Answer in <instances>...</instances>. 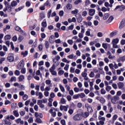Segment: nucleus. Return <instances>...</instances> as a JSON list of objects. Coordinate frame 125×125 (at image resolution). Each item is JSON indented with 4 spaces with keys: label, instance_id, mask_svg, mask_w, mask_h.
<instances>
[{
    "label": "nucleus",
    "instance_id": "1",
    "mask_svg": "<svg viewBox=\"0 0 125 125\" xmlns=\"http://www.w3.org/2000/svg\"><path fill=\"white\" fill-rule=\"evenodd\" d=\"M82 119H83V117H82V114L80 113L75 114L73 117V120H74V121H75L76 122H79L81 121Z\"/></svg>",
    "mask_w": 125,
    "mask_h": 125
},
{
    "label": "nucleus",
    "instance_id": "2",
    "mask_svg": "<svg viewBox=\"0 0 125 125\" xmlns=\"http://www.w3.org/2000/svg\"><path fill=\"white\" fill-rule=\"evenodd\" d=\"M25 66V62H24V60H21L20 62L18 63V65L17 66V69L18 70H21L22 68H24V66Z\"/></svg>",
    "mask_w": 125,
    "mask_h": 125
},
{
    "label": "nucleus",
    "instance_id": "3",
    "mask_svg": "<svg viewBox=\"0 0 125 125\" xmlns=\"http://www.w3.org/2000/svg\"><path fill=\"white\" fill-rule=\"evenodd\" d=\"M120 100V98L117 96H114L111 99V101L113 104H117L118 103V101Z\"/></svg>",
    "mask_w": 125,
    "mask_h": 125
},
{
    "label": "nucleus",
    "instance_id": "4",
    "mask_svg": "<svg viewBox=\"0 0 125 125\" xmlns=\"http://www.w3.org/2000/svg\"><path fill=\"white\" fill-rule=\"evenodd\" d=\"M85 108L87 109L88 113H92L93 112V109L88 104H85Z\"/></svg>",
    "mask_w": 125,
    "mask_h": 125
},
{
    "label": "nucleus",
    "instance_id": "5",
    "mask_svg": "<svg viewBox=\"0 0 125 125\" xmlns=\"http://www.w3.org/2000/svg\"><path fill=\"white\" fill-rule=\"evenodd\" d=\"M7 60L9 62H13L14 61V55L12 53L9 54L7 58Z\"/></svg>",
    "mask_w": 125,
    "mask_h": 125
},
{
    "label": "nucleus",
    "instance_id": "6",
    "mask_svg": "<svg viewBox=\"0 0 125 125\" xmlns=\"http://www.w3.org/2000/svg\"><path fill=\"white\" fill-rule=\"evenodd\" d=\"M79 111H81V116L82 118H87L89 116V113L87 112H83V110L79 109Z\"/></svg>",
    "mask_w": 125,
    "mask_h": 125
},
{
    "label": "nucleus",
    "instance_id": "7",
    "mask_svg": "<svg viewBox=\"0 0 125 125\" xmlns=\"http://www.w3.org/2000/svg\"><path fill=\"white\" fill-rule=\"evenodd\" d=\"M125 26V20H122L119 25V29H123Z\"/></svg>",
    "mask_w": 125,
    "mask_h": 125
},
{
    "label": "nucleus",
    "instance_id": "8",
    "mask_svg": "<svg viewBox=\"0 0 125 125\" xmlns=\"http://www.w3.org/2000/svg\"><path fill=\"white\" fill-rule=\"evenodd\" d=\"M15 121L16 124H21V125H24V121L22 120L21 118H18Z\"/></svg>",
    "mask_w": 125,
    "mask_h": 125
},
{
    "label": "nucleus",
    "instance_id": "9",
    "mask_svg": "<svg viewBox=\"0 0 125 125\" xmlns=\"http://www.w3.org/2000/svg\"><path fill=\"white\" fill-rule=\"evenodd\" d=\"M95 14V10L93 9H90L89 10V15L90 16H94Z\"/></svg>",
    "mask_w": 125,
    "mask_h": 125
},
{
    "label": "nucleus",
    "instance_id": "10",
    "mask_svg": "<svg viewBox=\"0 0 125 125\" xmlns=\"http://www.w3.org/2000/svg\"><path fill=\"white\" fill-rule=\"evenodd\" d=\"M117 85L118 86V88L119 89H122V88H124V86L125 85V84L123 82H119L117 83Z\"/></svg>",
    "mask_w": 125,
    "mask_h": 125
},
{
    "label": "nucleus",
    "instance_id": "11",
    "mask_svg": "<svg viewBox=\"0 0 125 125\" xmlns=\"http://www.w3.org/2000/svg\"><path fill=\"white\" fill-rule=\"evenodd\" d=\"M15 30H16V31H18L19 32H20L22 34H25V32L24 31H23L22 30H21V28H20L19 26H16L15 27Z\"/></svg>",
    "mask_w": 125,
    "mask_h": 125
},
{
    "label": "nucleus",
    "instance_id": "12",
    "mask_svg": "<svg viewBox=\"0 0 125 125\" xmlns=\"http://www.w3.org/2000/svg\"><path fill=\"white\" fill-rule=\"evenodd\" d=\"M60 109L61 111L64 110L65 112H67V111H68V107L65 105H61L60 107Z\"/></svg>",
    "mask_w": 125,
    "mask_h": 125
},
{
    "label": "nucleus",
    "instance_id": "13",
    "mask_svg": "<svg viewBox=\"0 0 125 125\" xmlns=\"http://www.w3.org/2000/svg\"><path fill=\"white\" fill-rule=\"evenodd\" d=\"M113 20H114V17L113 16H110L108 20H107L106 21H105V23L106 24H109L110 23H111V22H112V21H113Z\"/></svg>",
    "mask_w": 125,
    "mask_h": 125
},
{
    "label": "nucleus",
    "instance_id": "14",
    "mask_svg": "<svg viewBox=\"0 0 125 125\" xmlns=\"http://www.w3.org/2000/svg\"><path fill=\"white\" fill-rule=\"evenodd\" d=\"M19 82H23V81H24V80H25V76H24V75H21L19 77Z\"/></svg>",
    "mask_w": 125,
    "mask_h": 125
},
{
    "label": "nucleus",
    "instance_id": "15",
    "mask_svg": "<svg viewBox=\"0 0 125 125\" xmlns=\"http://www.w3.org/2000/svg\"><path fill=\"white\" fill-rule=\"evenodd\" d=\"M119 40L118 38H116L112 40V44H118L119 43Z\"/></svg>",
    "mask_w": 125,
    "mask_h": 125
},
{
    "label": "nucleus",
    "instance_id": "16",
    "mask_svg": "<svg viewBox=\"0 0 125 125\" xmlns=\"http://www.w3.org/2000/svg\"><path fill=\"white\" fill-rule=\"evenodd\" d=\"M13 114L15 117H16V118H18V117H19V113L17 110H14L13 111Z\"/></svg>",
    "mask_w": 125,
    "mask_h": 125
},
{
    "label": "nucleus",
    "instance_id": "17",
    "mask_svg": "<svg viewBox=\"0 0 125 125\" xmlns=\"http://www.w3.org/2000/svg\"><path fill=\"white\" fill-rule=\"evenodd\" d=\"M16 5H17V1L16 0H13L11 2V6H12V7H14L16 6Z\"/></svg>",
    "mask_w": 125,
    "mask_h": 125
},
{
    "label": "nucleus",
    "instance_id": "18",
    "mask_svg": "<svg viewBox=\"0 0 125 125\" xmlns=\"http://www.w3.org/2000/svg\"><path fill=\"white\" fill-rule=\"evenodd\" d=\"M59 87H60L61 91H62V92H63V93L65 92V88H64V86H63V85H62V84H60Z\"/></svg>",
    "mask_w": 125,
    "mask_h": 125
},
{
    "label": "nucleus",
    "instance_id": "19",
    "mask_svg": "<svg viewBox=\"0 0 125 125\" xmlns=\"http://www.w3.org/2000/svg\"><path fill=\"white\" fill-rule=\"evenodd\" d=\"M44 45L46 49L49 48V42L47 41H45L44 42Z\"/></svg>",
    "mask_w": 125,
    "mask_h": 125
},
{
    "label": "nucleus",
    "instance_id": "20",
    "mask_svg": "<svg viewBox=\"0 0 125 125\" xmlns=\"http://www.w3.org/2000/svg\"><path fill=\"white\" fill-rule=\"evenodd\" d=\"M109 16H110V14L108 13L104 14L103 17L104 20H107V19H108L109 18Z\"/></svg>",
    "mask_w": 125,
    "mask_h": 125
},
{
    "label": "nucleus",
    "instance_id": "21",
    "mask_svg": "<svg viewBox=\"0 0 125 125\" xmlns=\"http://www.w3.org/2000/svg\"><path fill=\"white\" fill-rule=\"evenodd\" d=\"M45 83H46V84H47V85L50 84V86L51 87H52V83H51V81H50L49 80H47L45 81Z\"/></svg>",
    "mask_w": 125,
    "mask_h": 125
},
{
    "label": "nucleus",
    "instance_id": "22",
    "mask_svg": "<svg viewBox=\"0 0 125 125\" xmlns=\"http://www.w3.org/2000/svg\"><path fill=\"white\" fill-rule=\"evenodd\" d=\"M100 102H101V103H102V104H104V103L106 102V100H105V99L103 97H101L100 99Z\"/></svg>",
    "mask_w": 125,
    "mask_h": 125
},
{
    "label": "nucleus",
    "instance_id": "23",
    "mask_svg": "<svg viewBox=\"0 0 125 125\" xmlns=\"http://www.w3.org/2000/svg\"><path fill=\"white\" fill-rule=\"evenodd\" d=\"M53 38H54V36L53 35H51L49 39V42L51 43H53V42H54V41L53 40Z\"/></svg>",
    "mask_w": 125,
    "mask_h": 125
},
{
    "label": "nucleus",
    "instance_id": "24",
    "mask_svg": "<svg viewBox=\"0 0 125 125\" xmlns=\"http://www.w3.org/2000/svg\"><path fill=\"white\" fill-rule=\"evenodd\" d=\"M51 4L49 2V1L47 0L44 3V6H46L47 7H48V6H50Z\"/></svg>",
    "mask_w": 125,
    "mask_h": 125
},
{
    "label": "nucleus",
    "instance_id": "25",
    "mask_svg": "<svg viewBox=\"0 0 125 125\" xmlns=\"http://www.w3.org/2000/svg\"><path fill=\"white\" fill-rule=\"evenodd\" d=\"M77 21L78 23H81L83 21V17L82 16H80L78 18H77Z\"/></svg>",
    "mask_w": 125,
    "mask_h": 125
},
{
    "label": "nucleus",
    "instance_id": "26",
    "mask_svg": "<svg viewBox=\"0 0 125 125\" xmlns=\"http://www.w3.org/2000/svg\"><path fill=\"white\" fill-rule=\"evenodd\" d=\"M19 88L21 90H25V86L23 84H20Z\"/></svg>",
    "mask_w": 125,
    "mask_h": 125
},
{
    "label": "nucleus",
    "instance_id": "27",
    "mask_svg": "<svg viewBox=\"0 0 125 125\" xmlns=\"http://www.w3.org/2000/svg\"><path fill=\"white\" fill-rule=\"evenodd\" d=\"M21 74H26V68L22 67V68H21Z\"/></svg>",
    "mask_w": 125,
    "mask_h": 125
},
{
    "label": "nucleus",
    "instance_id": "28",
    "mask_svg": "<svg viewBox=\"0 0 125 125\" xmlns=\"http://www.w3.org/2000/svg\"><path fill=\"white\" fill-rule=\"evenodd\" d=\"M37 76H40L41 78L42 77V74L41 73V70H38L36 71Z\"/></svg>",
    "mask_w": 125,
    "mask_h": 125
},
{
    "label": "nucleus",
    "instance_id": "29",
    "mask_svg": "<svg viewBox=\"0 0 125 125\" xmlns=\"http://www.w3.org/2000/svg\"><path fill=\"white\" fill-rule=\"evenodd\" d=\"M4 122L5 123V125H12L11 122L7 121V120H6V119L4 120Z\"/></svg>",
    "mask_w": 125,
    "mask_h": 125
},
{
    "label": "nucleus",
    "instance_id": "30",
    "mask_svg": "<svg viewBox=\"0 0 125 125\" xmlns=\"http://www.w3.org/2000/svg\"><path fill=\"white\" fill-rule=\"evenodd\" d=\"M21 55H23V57H25L28 55V51H25V52H22L21 53Z\"/></svg>",
    "mask_w": 125,
    "mask_h": 125
},
{
    "label": "nucleus",
    "instance_id": "31",
    "mask_svg": "<svg viewBox=\"0 0 125 125\" xmlns=\"http://www.w3.org/2000/svg\"><path fill=\"white\" fill-rule=\"evenodd\" d=\"M102 46L104 48V49H107V48H108V43H104L102 44Z\"/></svg>",
    "mask_w": 125,
    "mask_h": 125
},
{
    "label": "nucleus",
    "instance_id": "32",
    "mask_svg": "<svg viewBox=\"0 0 125 125\" xmlns=\"http://www.w3.org/2000/svg\"><path fill=\"white\" fill-rule=\"evenodd\" d=\"M5 41H8L11 39V36L9 35H6L4 37Z\"/></svg>",
    "mask_w": 125,
    "mask_h": 125
},
{
    "label": "nucleus",
    "instance_id": "33",
    "mask_svg": "<svg viewBox=\"0 0 125 125\" xmlns=\"http://www.w3.org/2000/svg\"><path fill=\"white\" fill-rule=\"evenodd\" d=\"M62 62H64V63H67V64H69L70 63V61H68L66 58H63L62 59Z\"/></svg>",
    "mask_w": 125,
    "mask_h": 125
},
{
    "label": "nucleus",
    "instance_id": "34",
    "mask_svg": "<svg viewBox=\"0 0 125 125\" xmlns=\"http://www.w3.org/2000/svg\"><path fill=\"white\" fill-rule=\"evenodd\" d=\"M36 123H38V124H42V120L41 119H40L39 118H37L36 119Z\"/></svg>",
    "mask_w": 125,
    "mask_h": 125
},
{
    "label": "nucleus",
    "instance_id": "35",
    "mask_svg": "<svg viewBox=\"0 0 125 125\" xmlns=\"http://www.w3.org/2000/svg\"><path fill=\"white\" fill-rule=\"evenodd\" d=\"M86 36L89 37L90 36V29H88L85 32Z\"/></svg>",
    "mask_w": 125,
    "mask_h": 125
},
{
    "label": "nucleus",
    "instance_id": "36",
    "mask_svg": "<svg viewBox=\"0 0 125 125\" xmlns=\"http://www.w3.org/2000/svg\"><path fill=\"white\" fill-rule=\"evenodd\" d=\"M52 12V11L51 10H49L48 13H47V17L48 18H50V17L51 16V13Z\"/></svg>",
    "mask_w": 125,
    "mask_h": 125
},
{
    "label": "nucleus",
    "instance_id": "37",
    "mask_svg": "<svg viewBox=\"0 0 125 125\" xmlns=\"http://www.w3.org/2000/svg\"><path fill=\"white\" fill-rule=\"evenodd\" d=\"M29 96L27 94H24L22 97V99L25 101L28 99Z\"/></svg>",
    "mask_w": 125,
    "mask_h": 125
},
{
    "label": "nucleus",
    "instance_id": "38",
    "mask_svg": "<svg viewBox=\"0 0 125 125\" xmlns=\"http://www.w3.org/2000/svg\"><path fill=\"white\" fill-rule=\"evenodd\" d=\"M42 26L43 28H45L46 27V26H47V24L46 23V21H42Z\"/></svg>",
    "mask_w": 125,
    "mask_h": 125
},
{
    "label": "nucleus",
    "instance_id": "39",
    "mask_svg": "<svg viewBox=\"0 0 125 125\" xmlns=\"http://www.w3.org/2000/svg\"><path fill=\"white\" fill-rule=\"evenodd\" d=\"M28 122L29 124H32L34 122V119H33V117H30L28 120Z\"/></svg>",
    "mask_w": 125,
    "mask_h": 125
},
{
    "label": "nucleus",
    "instance_id": "40",
    "mask_svg": "<svg viewBox=\"0 0 125 125\" xmlns=\"http://www.w3.org/2000/svg\"><path fill=\"white\" fill-rule=\"evenodd\" d=\"M10 82H16V77L15 76H12L10 80Z\"/></svg>",
    "mask_w": 125,
    "mask_h": 125
},
{
    "label": "nucleus",
    "instance_id": "41",
    "mask_svg": "<svg viewBox=\"0 0 125 125\" xmlns=\"http://www.w3.org/2000/svg\"><path fill=\"white\" fill-rule=\"evenodd\" d=\"M9 29H10V25L7 24L6 27L3 29V31L4 32H5L6 30H9Z\"/></svg>",
    "mask_w": 125,
    "mask_h": 125
},
{
    "label": "nucleus",
    "instance_id": "42",
    "mask_svg": "<svg viewBox=\"0 0 125 125\" xmlns=\"http://www.w3.org/2000/svg\"><path fill=\"white\" fill-rule=\"evenodd\" d=\"M53 62H54V64H56V66H58L59 65V62H58V61H56L55 59H53Z\"/></svg>",
    "mask_w": 125,
    "mask_h": 125
},
{
    "label": "nucleus",
    "instance_id": "43",
    "mask_svg": "<svg viewBox=\"0 0 125 125\" xmlns=\"http://www.w3.org/2000/svg\"><path fill=\"white\" fill-rule=\"evenodd\" d=\"M63 74H64V70H61L58 71V75H59V76H62Z\"/></svg>",
    "mask_w": 125,
    "mask_h": 125
},
{
    "label": "nucleus",
    "instance_id": "44",
    "mask_svg": "<svg viewBox=\"0 0 125 125\" xmlns=\"http://www.w3.org/2000/svg\"><path fill=\"white\" fill-rule=\"evenodd\" d=\"M72 14H77L79 13V10L76 9L75 10H73L71 12Z\"/></svg>",
    "mask_w": 125,
    "mask_h": 125
},
{
    "label": "nucleus",
    "instance_id": "45",
    "mask_svg": "<svg viewBox=\"0 0 125 125\" xmlns=\"http://www.w3.org/2000/svg\"><path fill=\"white\" fill-rule=\"evenodd\" d=\"M117 119H118V115L115 114L114 115H113L112 117V121L114 122L115 121H116V120H117Z\"/></svg>",
    "mask_w": 125,
    "mask_h": 125
},
{
    "label": "nucleus",
    "instance_id": "46",
    "mask_svg": "<svg viewBox=\"0 0 125 125\" xmlns=\"http://www.w3.org/2000/svg\"><path fill=\"white\" fill-rule=\"evenodd\" d=\"M99 120L102 121L103 122H105L106 121V118L104 117H101L100 116L99 117Z\"/></svg>",
    "mask_w": 125,
    "mask_h": 125
},
{
    "label": "nucleus",
    "instance_id": "47",
    "mask_svg": "<svg viewBox=\"0 0 125 125\" xmlns=\"http://www.w3.org/2000/svg\"><path fill=\"white\" fill-rule=\"evenodd\" d=\"M118 80L120 82H123V81L125 80V78L124 77V76H119Z\"/></svg>",
    "mask_w": 125,
    "mask_h": 125
},
{
    "label": "nucleus",
    "instance_id": "48",
    "mask_svg": "<svg viewBox=\"0 0 125 125\" xmlns=\"http://www.w3.org/2000/svg\"><path fill=\"white\" fill-rule=\"evenodd\" d=\"M79 97L84 98V97H85V94L83 93H81V94H79Z\"/></svg>",
    "mask_w": 125,
    "mask_h": 125
},
{
    "label": "nucleus",
    "instance_id": "49",
    "mask_svg": "<svg viewBox=\"0 0 125 125\" xmlns=\"http://www.w3.org/2000/svg\"><path fill=\"white\" fill-rule=\"evenodd\" d=\"M89 76L90 78H94V76H95L94 72H93V71H91L89 74Z\"/></svg>",
    "mask_w": 125,
    "mask_h": 125
},
{
    "label": "nucleus",
    "instance_id": "50",
    "mask_svg": "<svg viewBox=\"0 0 125 125\" xmlns=\"http://www.w3.org/2000/svg\"><path fill=\"white\" fill-rule=\"evenodd\" d=\"M82 0H77L74 2V4L78 5L79 3H81Z\"/></svg>",
    "mask_w": 125,
    "mask_h": 125
},
{
    "label": "nucleus",
    "instance_id": "51",
    "mask_svg": "<svg viewBox=\"0 0 125 125\" xmlns=\"http://www.w3.org/2000/svg\"><path fill=\"white\" fill-rule=\"evenodd\" d=\"M66 7L67 9L70 10V9H72V7H73V6L71 4H68L66 6Z\"/></svg>",
    "mask_w": 125,
    "mask_h": 125
},
{
    "label": "nucleus",
    "instance_id": "52",
    "mask_svg": "<svg viewBox=\"0 0 125 125\" xmlns=\"http://www.w3.org/2000/svg\"><path fill=\"white\" fill-rule=\"evenodd\" d=\"M112 88V87H111V86H106L105 90H106V91H110V90H111Z\"/></svg>",
    "mask_w": 125,
    "mask_h": 125
},
{
    "label": "nucleus",
    "instance_id": "53",
    "mask_svg": "<svg viewBox=\"0 0 125 125\" xmlns=\"http://www.w3.org/2000/svg\"><path fill=\"white\" fill-rule=\"evenodd\" d=\"M68 114L70 115H72L73 113H74V110L72 109V108H69L68 111Z\"/></svg>",
    "mask_w": 125,
    "mask_h": 125
},
{
    "label": "nucleus",
    "instance_id": "54",
    "mask_svg": "<svg viewBox=\"0 0 125 125\" xmlns=\"http://www.w3.org/2000/svg\"><path fill=\"white\" fill-rule=\"evenodd\" d=\"M84 30H85V28L83 27V25H81V33L84 34Z\"/></svg>",
    "mask_w": 125,
    "mask_h": 125
},
{
    "label": "nucleus",
    "instance_id": "55",
    "mask_svg": "<svg viewBox=\"0 0 125 125\" xmlns=\"http://www.w3.org/2000/svg\"><path fill=\"white\" fill-rule=\"evenodd\" d=\"M43 64H44V62H43V61H41L40 62H39L38 65L39 66H42Z\"/></svg>",
    "mask_w": 125,
    "mask_h": 125
},
{
    "label": "nucleus",
    "instance_id": "56",
    "mask_svg": "<svg viewBox=\"0 0 125 125\" xmlns=\"http://www.w3.org/2000/svg\"><path fill=\"white\" fill-rule=\"evenodd\" d=\"M15 75H16V76H19L20 75V71L16 70L15 71Z\"/></svg>",
    "mask_w": 125,
    "mask_h": 125
},
{
    "label": "nucleus",
    "instance_id": "57",
    "mask_svg": "<svg viewBox=\"0 0 125 125\" xmlns=\"http://www.w3.org/2000/svg\"><path fill=\"white\" fill-rule=\"evenodd\" d=\"M61 103H62V104H65V103H66V100H65V99L64 98H62L61 99Z\"/></svg>",
    "mask_w": 125,
    "mask_h": 125
},
{
    "label": "nucleus",
    "instance_id": "58",
    "mask_svg": "<svg viewBox=\"0 0 125 125\" xmlns=\"http://www.w3.org/2000/svg\"><path fill=\"white\" fill-rule=\"evenodd\" d=\"M112 87L114 88V89H117L118 88V86L116 84V83H114L112 85Z\"/></svg>",
    "mask_w": 125,
    "mask_h": 125
},
{
    "label": "nucleus",
    "instance_id": "59",
    "mask_svg": "<svg viewBox=\"0 0 125 125\" xmlns=\"http://www.w3.org/2000/svg\"><path fill=\"white\" fill-rule=\"evenodd\" d=\"M67 42L69 44H70V45H72V44H73V42L72 40H67Z\"/></svg>",
    "mask_w": 125,
    "mask_h": 125
},
{
    "label": "nucleus",
    "instance_id": "60",
    "mask_svg": "<svg viewBox=\"0 0 125 125\" xmlns=\"http://www.w3.org/2000/svg\"><path fill=\"white\" fill-rule=\"evenodd\" d=\"M82 15L84 17H85V16H86V15H87V11H83L82 13Z\"/></svg>",
    "mask_w": 125,
    "mask_h": 125
},
{
    "label": "nucleus",
    "instance_id": "61",
    "mask_svg": "<svg viewBox=\"0 0 125 125\" xmlns=\"http://www.w3.org/2000/svg\"><path fill=\"white\" fill-rule=\"evenodd\" d=\"M120 60L122 62H125V55L123 57H120Z\"/></svg>",
    "mask_w": 125,
    "mask_h": 125
},
{
    "label": "nucleus",
    "instance_id": "62",
    "mask_svg": "<svg viewBox=\"0 0 125 125\" xmlns=\"http://www.w3.org/2000/svg\"><path fill=\"white\" fill-rule=\"evenodd\" d=\"M16 103H12L11 104V107L12 109H15V108H16Z\"/></svg>",
    "mask_w": 125,
    "mask_h": 125
},
{
    "label": "nucleus",
    "instance_id": "63",
    "mask_svg": "<svg viewBox=\"0 0 125 125\" xmlns=\"http://www.w3.org/2000/svg\"><path fill=\"white\" fill-rule=\"evenodd\" d=\"M109 67L111 70H114V64L113 63H110L109 64Z\"/></svg>",
    "mask_w": 125,
    "mask_h": 125
},
{
    "label": "nucleus",
    "instance_id": "64",
    "mask_svg": "<svg viewBox=\"0 0 125 125\" xmlns=\"http://www.w3.org/2000/svg\"><path fill=\"white\" fill-rule=\"evenodd\" d=\"M61 124H62V125H66V121L64 120H62L61 121Z\"/></svg>",
    "mask_w": 125,
    "mask_h": 125
}]
</instances>
